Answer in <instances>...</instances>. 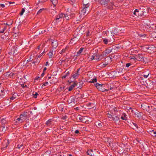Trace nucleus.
<instances>
[{"mask_svg": "<svg viewBox=\"0 0 156 156\" xmlns=\"http://www.w3.org/2000/svg\"><path fill=\"white\" fill-rule=\"evenodd\" d=\"M29 115L27 112H23L21 114L19 118L16 119V122L17 124L23 122L25 121H29Z\"/></svg>", "mask_w": 156, "mask_h": 156, "instance_id": "1", "label": "nucleus"}, {"mask_svg": "<svg viewBox=\"0 0 156 156\" xmlns=\"http://www.w3.org/2000/svg\"><path fill=\"white\" fill-rule=\"evenodd\" d=\"M83 9H82L81 13L82 14H83V16L85 15L86 16L89 12V11H88V9L90 5L88 2L87 3L85 2V0H83Z\"/></svg>", "mask_w": 156, "mask_h": 156, "instance_id": "2", "label": "nucleus"}, {"mask_svg": "<svg viewBox=\"0 0 156 156\" xmlns=\"http://www.w3.org/2000/svg\"><path fill=\"white\" fill-rule=\"evenodd\" d=\"M95 86L97 89L100 91L102 92L108 91V89H106L105 88L107 87V84H101L98 83H96L94 84Z\"/></svg>", "mask_w": 156, "mask_h": 156, "instance_id": "3", "label": "nucleus"}, {"mask_svg": "<svg viewBox=\"0 0 156 156\" xmlns=\"http://www.w3.org/2000/svg\"><path fill=\"white\" fill-rule=\"evenodd\" d=\"M63 13H61L56 16L55 19L54 21L57 23L58 22L61 21L63 19Z\"/></svg>", "mask_w": 156, "mask_h": 156, "instance_id": "4", "label": "nucleus"}, {"mask_svg": "<svg viewBox=\"0 0 156 156\" xmlns=\"http://www.w3.org/2000/svg\"><path fill=\"white\" fill-rule=\"evenodd\" d=\"M136 60L139 61H141L143 62H146V61L144 60V58H143L142 55H138L136 56V58H135Z\"/></svg>", "mask_w": 156, "mask_h": 156, "instance_id": "5", "label": "nucleus"}, {"mask_svg": "<svg viewBox=\"0 0 156 156\" xmlns=\"http://www.w3.org/2000/svg\"><path fill=\"white\" fill-rule=\"evenodd\" d=\"M100 3L102 5H107L110 0H98Z\"/></svg>", "mask_w": 156, "mask_h": 156, "instance_id": "6", "label": "nucleus"}, {"mask_svg": "<svg viewBox=\"0 0 156 156\" xmlns=\"http://www.w3.org/2000/svg\"><path fill=\"white\" fill-rule=\"evenodd\" d=\"M54 121V120H52L51 119H50L46 122V124L48 126H52L54 124V123L53 122Z\"/></svg>", "mask_w": 156, "mask_h": 156, "instance_id": "7", "label": "nucleus"}, {"mask_svg": "<svg viewBox=\"0 0 156 156\" xmlns=\"http://www.w3.org/2000/svg\"><path fill=\"white\" fill-rule=\"evenodd\" d=\"M51 45L53 48H56L58 45V43L56 40H53L51 43Z\"/></svg>", "mask_w": 156, "mask_h": 156, "instance_id": "8", "label": "nucleus"}, {"mask_svg": "<svg viewBox=\"0 0 156 156\" xmlns=\"http://www.w3.org/2000/svg\"><path fill=\"white\" fill-rule=\"evenodd\" d=\"M121 118L123 120H126L127 119V115L125 113H123L122 114Z\"/></svg>", "mask_w": 156, "mask_h": 156, "instance_id": "9", "label": "nucleus"}, {"mask_svg": "<svg viewBox=\"0 0 156 156\" xmlns=\"http://www.w3.org/2000/svg\"><path fill=\"white\" fill-rule=\"evenodd\" d=\"M80 70V69H79L77 70V71L76 72V73H75V74H73L72 76L74 78H77L78 77L79 75V72Z\"/></svg>", "mask_w": 156, "mask_h": 156, "instance_id": "10", "label": "nucleus"}, {"mask_svg": "<svg viewBox=\"0 0 156 156\" xmlns=\"http://www.w3.org/2000/svg\"><path fill=\"white\" fill-rule=\"evenodd\" d=\"M68 102L69 104L73 103L75 104L76 102V100L74 98H72L71 99H69L68 101Z\"/></svg>", "mask_w": 156, "mask_h": 156, "instance_id": "11", "label": "nucleus"}, {"mask_svg": "<svg viewBox=\"0 0 156 156\" xmlns=\"http://www.w3.org/2000/svg\"><path fill=\"white\" fill-rule=\"evenodd\" d=\"M63 18L64 17H65L67 20L70 19V17L68 13H67L66 14H63Z\"/></svg>", "mask_w": 156, "mask_h": 156, "instance_id": "12", "label": "nucleus"}, {"mask_svg": "<svg viewBox=\"0 0 156 156\" xmlns=\"http://www.w3.org/2000/svg\"><path fill=\"white\" fill-rule=\"evenodd\" d=\"M88 155L90 156H94V154L93 153V150L92 149L88 150L87 152Z\"/></svg>", "mask_w": 156, "mask_h": 156, "instance_id": "13", "label": "nucleus"}, {"mask_svg": "<svg viewBox=\"0 0 156 156\" xmlns=\"http://www.w3.org/2000/svg\"><path fill=\"white\" fill-rule=\"evenodd\" d=\"M94 56V60L97 61H100V58H99V54H98L95 53Z\"/></svg>", "mask_w": 156, "mask_h": 156, "instance_id": "14", "label": "nucleus"}, {"mask_svg": "<svg viewBox=\"0 0 156 156\" xmlns=\"http://www.w3.org/2000/svg\"><path fill=\"white\" fill-rule=\"evenodd\" d=\"M119 118L118 116H115L113 117L112 121H114L115 122H116L119 120Z\"/></svg>", "mask_w": 156, "mask_h": 156, "instance_id": "15", "label": "nucleus"}, {"mask_svg": "<svg viewBox=\"0 0 156 156\" xmlns=\"http://www.w3.org/2000/svg\"><path fill=\"white\" fill-rule=\"evenodd\" d=\"M53 5V8H55L56 5L58 3V0H51Z\"/></svg>", "mask_w": 156, "mask_h": 156, "instance_id": "16", "label": "nucleus"}, {"mask_svg": "<svg viewBox=\"0 0 156 156\" xmlns=\"http://www.w3.org/2000/svg\"><path fill=\"white\" fill-rule=\"evenodd\" d=\"M69 47L68 46H66L65 48L63 49L60 52V54H62L66 52V51L68 50Z\"/></svg>", "mask_w": 156, "mask_h": 156, "instance_id": "17", "label": "nucleus"}, {"mask_svg": "<svg viewBox=\"0 0 156 156\" xmlns=\"http://www.w3.org/2000/svg\"><path fill=\"white\" fill-rule=\"evenodd\" d=\"M70 74V72L69 71L67 72L66 73V74L64 75H63L62 77V79H64L66 77H67L69 76V75Z\"/></svg>", "mask_w": 156, "mask_h": 156, "instance_id": "18", "label": "nucleus"}, {"mask_svg": "<svg viewBox=\"0 0 156 156\" xmlns=\"http://www.w3.org/2000/svg\"><path fill=\"white\" fill-rule=\"evenodd\" d=\"M107 117L109 119V120L112 121L113 116L109 113L107 114Z\"/></svg>", "mask_w": 156, "mask_h": 156, "instance_id": "19", "label": "nucleus"}, {"mask_svg": "<svg viewBox=\"0 0 156 156\" xmlns=\"http://www.w3.org/2000/svg\"><path fill=\"white\" fill-rule=\"evenodd\" d=\"M12 94V96L10 97L9 98V99L11 100H13L16 98V94L14 93V94Z\"/></svg>", "mask_w": 156, "mask_h": 156, "instance_id": "20", "label": "nucleus"}, {"mask_svg": "<svg viewBox=\"0 0 156 156\" xmlns=\"http://www.w3.org/2000/svg\"><path fill=\"white\" fill-rule=\"evenodd\" d=\"M84 96L83 94H76V97H77L78 98H83Z\"/></svg>", "mask_w": 156, "mask_h": 156, "instance_id": "21", "label": "nucleus"}, {"mask_svg": "<svg viewBox=\"0 0 156 156\" xmlns=\"http://www.w3.org/2000/svg\"><path fill=\"white\" fill-rule=\"evenodd\" d=\"M79 19L77 20H81V19H83L84 17H85V15L84 16L83 15V14H81V13L80 14H79Z\"/></svg>", "mask_w": 156, "mask_h": 156, "instance_id": "22", "label": "nucleus"}, {"mask_svg": "<svg viewBox=\"0 0 156 156\" xmlns=\"http://www.w3.org/2000/svg\"><path fill=\"white\" fill-rule=\"evenodd\" d=\"M65 86H60L58 88V90L59 91H61L64 90L65 88Z\"/></svg>", "mask_w": 156, "mask_h": 156, "instance_id": "23", "label": "nucleus"}, {"mask_svg": "<svg viewBox=\"0 0 156 156\" xmlns=\"http://www.w3.org/2000/svg\"><path fill=\"white\" fill-rule=\"evenodd\" d=\"M7 28V27L6 26H4L3 28H2V29H1L0 30V33H3L4 32V31H5V30H6V29Z\"/></svg>", "mask_w": 156, "mask_h": 156, "instance_id": "24", "label": "nucleus"}, {"mask_svg": "<svg viewBox=\"0 0 156 156\" xmlns=\"http://www.w3.org/2000/svg\"><path fill=\"white\" fill-rule=\"evenodd\" d=\"M95 53H94L93 55H92L91 56L90 55L89 57H88L89 58H90L91 61L94 60L95 58V56H94Z\"/></svg>", "mask_w": 156, "mask_h": 156, "instance_id": "25", "label": "nucleus"}, {"mask_svg": "<svg viewBox=\"0 0 156 156\" xmlns=\"http://www.w3.org/2000/svg\"><path fill=\"white\" fill-rule=\"evenodd\" d=\"M25 8H23L22 9L20 13V16H22L23 14V13L25 11Z\"/></svg>", "mask_w": 156, "mask_h": 156, "instance_id": "26", "label": "nucleus"}, {"mask_svg": "<svg viewBox=\"0 0 156 156\" xmlns=\"http://www.w3.org/2000/svg\"><path fill=\"white\" fill-rule=\"evenodd\" d=\"M1 122L2 125H5L6 123V120L5 119H2L1 120Z\"/></svg>", "mask_w": 156, "mask_h": 156, "instance_id": "27", "label": "nucleus"}, {"mask_svg": "<svg viewBox=\"0 0 156 156\" xmlns=\"http://www.w3.org/2000/svg\"><path fill=\"white\" fill-rule=\"evenodd\" d=\"M104 55L103 54H101L100 55L99 54V58H100V61L102 59L104 58Z\"/></svg>", "mask_w": 156, "mask_h": 156, "instance_id": "28", "label": "nucleus"}, {"mask_svg": "<svg viewBox=\"0 0 156 156\" xmlns=\"http://www.w3.org/2000/svg\"><path fill=\"white\" fill-rule=\"evenodd\" d=\"M103 42L105 44H107L108 43V40L106 38H104L103 39Z\"/></svg>", "mask_w": 156, "mask_h": 156, "instance_id": "29", "label": "nucleus"}, {"mask_svg": "<svg viewBox=\"0 0 156 156\" xmlns=\"http://www.w3.org/2000/svg\"><path fill=\"white\" fill-rule=\"evenodd\" d=\"M83 48H81L79 51L77 52V54L78 55L80 54L81 53V52L83 51Z\"/></svg>", "mask_w": 156, "mask_h": 156, "instance_id": "30", "label": "nucleus"}, {"mask_svg": "<svg viewBox=\"0 0 156 156\" xmlns=\"http://www.w3.org/2000/svg\"><path fill=\"white\" fill-rule=\"evenodd\" d=\"M38 95V94L37 92H36L35 94H33L32 96L33 98H37V96Z\"/></svg>", "mask_w": 156, "mask_h": 156, "instance_id": "31", "label": "nucleus"}, {"mask_svg": "<svg viewBox=\"0 0 156 156\" xmlns=\"http://www.w3.org/2000/svg\"><path fill=\"white\" fill-rule=\"evenodd\" d=\"M77 83L76 82H74L73 84H72L71 86L73 88H74L76 86H77Z\"/></svg>", "mask_w": 156, "mask_h": 156, "instance_id": "32", "label": "nucleus"}, {"mask_svg": "<svg viewBox=\"0 0 156 156\" xmlns=\"http://www.w3.org/2000/svg\"><path fill=\"white\" fill-rule=\"evenodd\" d=\"M75 16V14L73 12H72L70 14L69 16L70 19L73 17Z\"/></svg>", "mask_w": 156, "mask_h": 156, "instance_id": "33", "label": "nucleus"}, {"mask_svg": "<svg viewBox=\"0 0 156 156\" xmlns=\"http://www.w3.org/2000/svg\"><path fill=\"white\" fill-rule=\"evenodd\" d=\"M111 51L109 49H106L105 50V53L107 54H109Z\"/></svg>", "mask_w": 156, "mask_h": 156, "instance_id": "34", "label": "nucleus"}, {"mask_svg": "<svg viewBox=\"0 0 156 156\" xmlns=\"http://www.w3.org/2000/svg\"><path fill=\"white\" fill-rule=\"evenodd\" d=\"M139 12V10L137 9H136L133 12V14L136 16L137 15H138L136 14V12Z\"/></svg>", "mask_w": 156, "mask_h": 156, "instance_id": "35", "label": "nucleus"}, {"mask_svg": "<svg viewBox=\"0 0 156 156\" xmlns=\"http://www.w3.org/2000/svg\"><path fill=\"white\" fill-rule=\"evenodd\" d=\"M150 107L149 106H145V108L147 111L148 112L150 111V110H149Z\"/></svg>", "mask_w": 156, "mask_h": 156, "instance_id": "36", "label": "nucleus"}, {"mask_svg": "<svg viewBox=\"0 0 156 156\" xmlns=\"http://www.w3.org/2000/svg\"><path fill=\"white\" fill-rule=\"evenodd\" d=\"M97 81V80L96 78H95L94 79H93L92 80V81H90V82L91 83H94V82H96Z\"/></svg>", "mask_w": 156, "mask_h": 156, "instance_id": "37", "label": "nucleus"}, {"mask_svg": "<svg viewBox=\"0 0 156 156\" xmlns=\"http://www.w3.org/2000/svg\"><path fill=\"white\" fill-rule=\"evenodd\" d=\"M137 115V117L138 118H140L141 116V113L140 112H139L137 113L136 114Z\"/></svg>", "mask_w": 156, "mask_h": 156, "instance_id": "38", "label": "nucleus"}, {"mask_svg": "<svg viewBox=\"0 0 156 156\" xmlns=\"http://www.w3.org/2000/svg\"><path fill=\"white\" fill-rule=\"evenodd\" d=\"M44 10V9H40L37 12V14H38L41 12L42 11Z\"/></svg>", "mask_w": 156, "mask_h": 156, "instance_id": "39", "label": "nucleus"}, {"mask_svg": "<svg viewBox=\"0 0 156 156\" xmlns=\"http://www.w3.org/2000/svg\"><path fill=\"white\" fill-rule=\"evenodd\" d=\"M29 124L28 123H27L24 126V128L25 129H28V128L27 127V126H29Z\"/></svg>", "mask_w": 156, "mask_h": 156, "instance_id": "40", "label": "nucleus"}, {"mask_svg": "<svg viewBox=\"0 0 156 156\" xmlns=\"http://www.w3.org/2000/svg\"><path fill=\"white\" fill-rule=\"evenodd\" d=\"M98 127H101L102 126V123L101 122H99L98 123Z\"/></svg>", "mask_w": 156, "mask_h": 156, "instance_id": "41", "label": "nucleus"}, {"mask_svg": "<svg viewBox=\"0 0 156 156\" xmlns=\"http://www.w3.org/2000/svg\"><path fill=\"white\" fill-rule=\"evenodd\" d=\"M147 35L146 34H139V36L140 37H145Z\"/></svg>", "mask_w": 156, "mask_h": 156, "instance_id": "42", "label": "nucleus"}, {"mask_svg": "<svg viewBox=\"0 0 156 156\" xmlns=\"http://www.w3.org/2000/svg\"><path fill=\"white\" fill-rule=\"evenodd\" d=\"M52 54H53V53L52 52H50L48 54V55L49 56V58H51L52 57Z\"/></svg>", "mask_w": 156, "mask_h": 156, "instance_id": "43", "label": "nucleus"}, {"mask_svg": "<svg viewBox=\"0 0 156 156\" xmlns=\"http://www.w3.org/2000/svg\"><path fill=\"white\" fill-rule=\"evenodd\" d=\"M73 88L72 86L71 85L69 87V88H68V90L69 91H71V90H72L73 89Z\"/></svg>", "mask_w": 156, "mask_h": 156, "instance_id": "44", "label": "nucleus"}, {"mask_svg": "<svg viewBox=\"0 0 156 156\" xmlns=\"http://www.w3.org/2000/svg\"><path fill=\"white\" fill-rule=\"evenodd\" d=\"M73 88L72 86L71 85L69 87V88H68V90L69 91H71V90H72L73 89Z\"/></svg>", "mask_w": 156, "mask_h": 156, "instance_id": "45", "label": "nucleus"}, {"mask_svg": "<svg viewBox=\"0 0 156 156\" xmlns=\"http://www.w3.org/2000/svg\"><path fill=\"white\" fill-rule=\"evenodd\" d=\"M149 74V73L147 74V75L144 74L143 75V76H144V78H147L148 77Z\"/></svg>", "mask_w": 156, "mask_h": 156, "instance_id": "46", "label": "nucleus"}, {"mask_svg": "<svg viewBox=\"0 0 156 156\" xmlns=\"http://www.w3.org/2000/svg\"><path fill=\"white\" fill-rule=\"evenodd\" d=\"M51 13H52V12L53 13H52V14H54L56 12V11L55 10H54V9H53L52 10H51Z\"/></svg>", "mask_w": 156, "mask_h": 156, "instance_id": "47", "label": "nucleus"}, {"mask_svg": "<svg viewBox=\"0 0 156 156\" xmlns=\"http://www.w3.org/2000/svg\"><path fill=\"white\" fill-rule=\"evenodd\" d=\"M14 75V74L13 73H10L9 74V76L10 77H12Z\"/></svg>", "mask_w": 156, "mask_h": 156, "instance_id": "48", "label": "nucleus"}, {"mask_svg": "<svg viewBox=\"0 0 156 156\" xmlns=\"http://www.w3.org/2000/svg\"><path fill=\"white\" fill-rule=\"evenodd\" d=\"M131 64L130 63H127L126 64V67H129L130 65H131Z\"/></svg>", "mask_w": 156, "mask_h": 156, "instance_id": "49", "label": "nucleus"}, {"mask_svg": "<svg viewBox=\"0 0 156 156\" xmlns=\"http://www.w3.org/2000/svg\"><path fill=\"white\" fill-rule=\"evenodd\" d=\"M23 146V144H21V145H20V144H18L17 145V148H19V149H20V147H22Z\"/></svg>", "mask_w": 156, "mask_h": 156, "instance_id": "50", "label": "nucleus"}, {"mask_svg": "<svg viewBox=\"0 0 156 156\" xmlns=\"http://www.w3.org/2000/svg\"><path fill=\"white\" fill-rule=\"evenodd\" d=\"M48 82H45V83H43V86H46L47 85H48Z\"/></svg>", "mask_w": 156, "mask_h": 156, "instance_id": "51", "label": "nucleus"}, {"mask_svg": "<svg viewBox=\"0 0 156 156\" xmlns=\"http://www.w3.org/2000/svg\"><path fill=\"white\" fill-rule=\"evenodd\" d=\"M47 76L48 77V80L51 78V76L49 74H48Z\"/></svg>", "mask_w": 156, "mask_h": 156, "instance_id": "52", "label": "nucleus"}, {"mask_svg": "<svg viewBox=\"0 0 156 156\" xmlns=\"http://www.w3.org/2000/svg\"><path fill=\"white\" fill-rule=\"evenodd\" d=\"M107 65V64H103L101 65V67L104 68Z\"/></svg>", "mask_w": 156, "mask_h": 156, "instance_id": "53", "label": "nucleus"}, {"mask_svg": "<svg viewBox=\"0 0 156 156\" xmlns=\"http://www.w3.org/2000/svg\"><path fill=\"white\" fill-rule=\"evenodd\" d=\"M126 109L128 110H129L130 109H132V108L130 107H126Z\"/></svg>", "mask_w": 156, "mask_h": 156, "instance_id": "54", "label": "nucleus"}, {"mask_svg": "<svg viewBox=\"0 0 156 156\" xmlns=\"http://www.w3.org/2000/svg\"><path fill=\"white\" fill-rule=\"evenodd\" d=\"M0 6L2 8H4L5 7L4 4H0Z\"/></svg>", "mask_w": 156, "mask_h": 156, "instance_id": "55", "label": "nucleus"}, {"mask_svg": "<svg viewBox=\"0 0 156 156\" xmlns=\"http://www.w3.org/2000/svg\"><path fill=\"white\" fill-rule=\"evenodd\" d=\"M6 146H5V147H6L9 144V143L8 140H7V142H6Z\"/></svg>", "mask_w": 156, "mask_h": 156, "instance_id": "56", "label": "nucleus"}, {"mask_svg": "<svg viewBox=\"0 0 156 156\" xmlns=\"http://www.w3.org/2000/svg\"><path fill=\"white\" fill-rule=\"evenodd\" d=\"M52 78H53V79H52V80H51V81L50 82H51V83L52 82H53V80H55L56 79L55 78H54V77H52Z\"/></svg>", "mask_w": 156, "mask_h": 156, "instance_id": "57", "label": "nucleus"}, {"mask_svg": "<svg viewBox=\"0 0 156 156\" xmlns=\"http://www.w3.org/2000/svg\"><path fill=\"white\" fill-rule=\"evenodd\" d=\"M4 24H5L6 25H8V26H10L12 25V23L8 24L7 23H4Z\"/></svg>", "mask_w": 156, "mask_h": 156, "instance_id": "58", "label": "nucleus"}, {"mask_svg": "<svg viewBox=\"0 0 156 156\" xmlns=\"http://www.w3.org/2000/svg\"><path fill=\"white\" fill-rule=\"evenodd\" d=\"M79 119L80 121H82L83 118L82 117H79Z\"/></svg>", "mask_w": 156, "mask_h": 156, "instance_id": "59", "label": "nucleus"}, {"mask_svg": "<svg viewBox=\"0 0 156 156\" xmlns=\"http://www.w3.org/2000/svg\"><path fill=\"white\" fill-rule=\"evenodd\" d=\"M47 68L46 67H44L43 69V72H45L47 70Z\"/></svg>", "mask_w": 156, "mask_h": 156, "instance_id": "60", "label": "nucleus"}, {"mask_svg": "<svg viewBox=\"0 0 156 156\" xmlns=\"http://www.w3.org/2000/svg\"><path fill=\"white\" fill-rule=\"evenodd\" d=\"M133 125L136 127L137 128H138V126H137V125L136 124V123H133Z\"/></svg>", "mask_w": 156, "mask_h": 156, "instance_id": "61", "label": "nucleus"}, {"mask_svg": "<svg viewBox=\"0 0 156 156\" xmlns=\"http://www.w3.org/2000/svg\"><path fill=\"white\" fill-rule=\"evenodd\" d=\"M44 75V72H43L41 74V77H43Z\"/></svg>", "mask_w": 156, "mask_h": 156, "instance_id": "62", "label": "nucleus"}, {"mask_svg": "<svg viewBox=\"0 0 156 156\" xmlns=\"http://www.w3.org/2000/svg\"><path fill=\"white\" fill-rule=\"evenodd\" d=\"M45 2V1L44 0H43V1H40V0H39L38 1V2L39 3H41V2Z\"/></svg>", "mask_w": 156, "mask_h": 156, "instance_id": "63", "label": "nucleus"}, {"mask_svg": "<svg viewBox=\"0 0 156 156\" xmlns=\"http://www.w3.org/2000/svg\"><path fill=\"white\" fill-rule=\"evenodd\" d=\"M79 132V131L78 130H76L75 131V133H76V134H77V133H78Z\"/></svg>", "mask_w": 156, "mask_h": 156, "instance_id": "64", "label": "nucleus"}]
</instances>
